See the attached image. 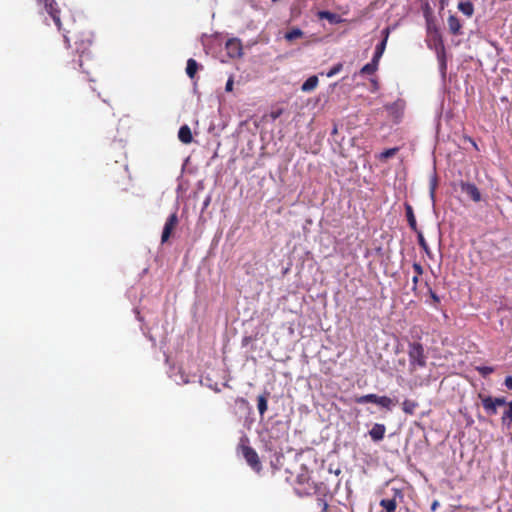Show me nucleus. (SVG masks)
Listing matches in <instances>:
<instances>
[{
	"instance_id": "nucleus-1",
	"label": "nucleus",
	"mask_w": 512,
	"mask_h": 512,
	"mask_svg": "<svg viewBox=\"0 0 512 512\" xmlns=\"http://www.w3.org/2000/svg\"><path fill=\"white\" fill-rule=\"evenodd\" d=\"M408 357H409V372L413 374L420 368H425L427 365V356L425 348L419 341L408 343Z\"/></svg>"
},
{
	"instance_id": "nucleus-2",
	"label": "nucleus",
	"mask_w": 512,
	"mask_h": 512,
	"mask_svg": "<svg viewBox=\"0 0 512 512\" xmlns=\"http://www.w3.org/2000/svg\"><path fill=\"white\" fill-rule=\"evenodd\" d=\"M432 37H433V42H434V46H435L437 59L440 64V70H441L442 74L445 75L446 69H447L445 46H444L442 36L436 27L433 28V36Z\"/></svg>"
},
{
	"instance_id": "nucleus-3",
	"label": "nucleus",
	"mask_w": 512,
	"mask_h": 512,
	"mask_svg": "<svg viewBox=\"0 0 512 512\" xmlns=\"http://www.w3.org/2000/svg\"><path fill=\"white\" fill-rule=\"evenodd\" d=\"M478 398L482 402V406L487 415L493 416L497 414V407L503 406L506 404L505 397H492L488 395H484L482 393L478 394Z\"/></svg>"
},
{
	"instance_id": "nucleus-4",
	"label": "nucleus",
	"mask_w": 512,
	"mask_h": 512,
	"mask_svg": "<svg viewBox=\"0 0 512 512\" xmlns=\"http://www.w3.org/2000/svg\"><path fill=\"white\" fill-rule=\"evenodd\" d=\"M357 404L374 403L388 410L394 405V400L388 396H378L377 394H367L355 398Z\"/></svg>"
},
{
	"instance_id": "nucleus-5",
	"label": "nucleus",
	"mask_w": 512,
	"mask_h": 512,
	"mask_svg": "<svg viewBox=\"0 0 512 512\" xmlns=\"http://www.w3.org/2000/svg\"><path fill=\"white\" fill-rule=\"evenodd\" d=\"M239 448L241 449L242 455L246 460L247 464L255 472L259 473L262 470V464L256 450L251 446L245 445L243 443L239 446Z\"/></svg>"
},
{
	"instance_id": "nucleus-6",
	"label": "nucleus",
	"mask_w": 512,
	"mask_h": 512,
	"mask_svg": "<svg viewBox=\"0 0 512 512\" xmlns=\"http://www.w3.org/2000/svg\"><path fill=\"white\" fill-rule=\"evenodd\" d=\"M392 495L390 498H384L380 501V506L385 512H395L399 502L403 501L404 494L399 488H392Z\"/></svg>"
},
{
	"instance_id": "nucleus-7",
	"label": "nucleus",
	"mask_w": 512,
	"mask_h": 512,
	"mask_svg": "<svg viewBox=\"0 0 512 512\" xmlns=\"http://www.w3.org/2000/svg\"><path fill=\"white\" fill-rule=\"evenodd\" d=\"M178 223H179V219H178L177 213L174 212L167 218V220L164 224L162 235H161V243H166L169 240V238L172 235V232L177 227Z\"/></svg>"
},
{
	"instance_id": "nucleus-8",
	"label": "nucleus",
	"mask_w": 512,
	"mask_h": 512,
	"mask_svg": "<svg viewBox=\"0 0 512 512\" xmlns=\"http://www.w3.org/2000/svg\"><path fill=\"white\" fill-rule=\"evenodd\" d=\"M45 10L52 17L54 23L61 29V21H60V10L57 8V3L55 0H43Z\"/></svg>"
},
{
	"instance_id": "nucleus-9",
	"label": "nucleus",
	"mask_w": 512,
	"mask_h": 512,
	"mask_svg": "<svg viewBox=\"0 0 512 512\" xmlns=\"http://www.w3.org/2000/svg\"><path fill=\"white\" fill-rule=\"evenodd\" d=\"M460 187L462 192L465 193L474 202L481 201V193L474 183L461 182Z\"/></svg>"
},
{
	"instance_id": "nucleus-10",
	"label": "nucleus",
	"mask_w": 512,
	"mask_h": 512,
	"mask_svg": "<svg viewBox=\"0 0 512 512\" xmlns=\"http://www.w3.org/2000/svg\"><path fill=\"white\" fill-rule=\"evenodd\" d=\"M382 33H383L384 37H383L382 41L379 44H377L373 58H372L374 63H378V64H379V61H380V59L385 51V48H386V44H387V40H388V36H389V28L384 29L382 31Z\"/></svg>"
},
{
	"instance_id": "nucleus-11",
	"label": "nucleus",
	"mask_w": 512,
	"mask_h": 512,
	"mask_svg": "<svg viewBox=\"0 0 512 512\" xmlns=\"http://www.w3.org/2000/svg\"><path fill=\"white\" fill-rule=\"evenodd\" d=\"M447 25H448L449 32L452 35L458 36V35L462 34L463 26H462L460 19L456 15H454V14L449 15V17L447 19Z\"/></svg>"
},
{
	"instance_id": "nucleus-12",
	"label": "nucleus",
	"mask_w": 512,
	"mask_h": 512,
	"mask_svg": "<svg viewBox=\"0 0 512 512\" xmlns=\"http://www.w3.org/2000/svg\"><path fill=\"white\" fill-rule=\"evenodd\" d=\"M322 485V483L318 484L315 482H310L309 480L308 484H305L302 487H297L296 490L300 495H313L320 491Z\"/></svg>"
},
{
	"instance_id": "nucleus-13",
	"label": "nucleus",
	"mask_w": 512,
	"mask_h": 512,
	"mask_svg": "<svg viewBox=\"0 0 512 512\" xmlns=\"http://www.w3.org/2000/svg\"><path fill=\"white\" fill-rule=\"evenodd\" d=\"M226 49L228 51L229 56H231V57H239L242 54L241 43L235 39H231V40L227 41Z\"/></svg>"
},
{
	"instance_id": "nucleus-14",
	"label": "nucleus",
	"mask_w": 512,
	"mask_h": 512,
	"mask_svg": "<svg viewBox=\"0 0 512 512\" xmlns=\"http://www.w3.org/2000/svg\"><path fill=\"white\" fill-rule=\"evenodd\" d=\"M317 16L319 19L328 20L329 23H331V24H339V23H342L345 21L339 14L332 13V12L326 11V10L319 11L317 13Z\"/></svg>"
},
{
	"instance_id": "nucleus-15",
	"label": "nucleus",
	"mask_w": 512,
	"mask_h": 512,
	"mask_svg": "<svg viewBox=\"0 0 512 512\" xmlns=\"http://www.w3.org/2000/svg\"><path fill=\"white\" fill-rule=\"evenodd\" d=\"M385 432H386L385 425L376 423L373 425V427L369 431V435L372 438V440L381 441L385 436Z\"/></svg>"
},
{
	"instance_id": "nucleus-16",
	"label": "nucleus",
	"mask_w": 512,
	"mask_h": 512,
	"mask_svg": "<svg viewBox=\"0 0 512 512\" xmlns=\"http://www.w3.org/2000/svg\"><path fill=\"white\" fill-rule=\"evenodd\" d=\"M178 138L184 144H190L193 141L191 129L188 125H183L178 131Z\"/></svg>"
},
{
	"instance_id": "nucleus-17",
	"label": "nucleus",
	"mask_w": 512,
	"mask_h": 512,
	"mask_svg": "<svg viewBox=\"0 0 512 512\" xmlns=\"http://www.w3.org/2000/svg\"><path fill=\"white\" fill-rule=\"evenodd\" d=\"M458 10L468 18L474 14V5L471 1H460L457 5Z\"/></svg>"
},
{
	"instance_id": "nucleus-18",
	"label": "nucleus",
	"mask_w": 512,
	"mask_h": 512,
	"mask_svg": "<svg viewBox=\"0 0 512 512\" xmlns=\"http://www.w3.org/2000/svg\"><path fill=\"white\" fill-rule=\"evenodd\" d=\"M405 211H406V217H407V221H408L410 228L414 232H418L419 230L417 228V222H416V218H415L412 206L410 204L406 203Z\"/></svg>"
},
{
	"instance_id": "nucleus-19",
	"label": "nucleus",
	"mask_w": 512,
	"mask_h": 512,
	"mask_svg": "<svg viewBox=\"0 0 512 512\" xmlns=\"http://www.w3.org/2000/svg\"><path fill=\"white\" fill-rule=\"evenodd\" d=\"M507 408L504 410L501 417V422L504 426L510 428L512 425V401L506 402Z\"/></svg>"
},
{
	"instance_id": "nucleus-20",
	"label": "nucleus",
	"mask_w": 512,
	"mask_h": 512,
	"mask_svg": "<svg viewBox=\"0 0 512 512\" xmlns=\"http://www.w3.org/2000/svg\"><path fill=\"white\" fill-rule=\"evenodd\" d=\"M268 396L269 393L265 392L264 394L259 395L257 398V408L260 416H263L268 409Z\"/></svg>"
},
{
	"instance_id": "nucleus-21",
	"label": "nucleus",
	"mask_w": 512,
	"mask_h": 512,
	"mask_svg": "<svg viewBox=\"0 0 512 512\" xmlns=\"http://www.w3.org/2000/svg\"><path fill=\"white\" fill-rule=\"evenodd\" d=\"M318 77L313 75L310 76L301 86L303 92L313 91L318 85Z\"/></svg>"
},
{
	"instance_id": "nucleus-22",
	"label": "nucleus",
	"mask_w": 512,
	"mask_h": 512,
	"mask_svg": "<svg viewBox=\"0 0 512 512\" xmlns=\"http://www.w3.org/2000/svg\"><path fill=\"white\" fill-rule=\"evenodd\" d=\"M418 407V403L411 399H405L402 402V409L405 414L413 415L415 413L416 408Z\"/></svg>"
},
{
	"instance_id": "nucleus-23",
	"label": "nucleus",
	"mask_w": 512,
	"mask_h": 512,
	"mask_svg": "<svg viewBox=\"0 0 512 512\" xmlns=\"http://www.w3.org/2000/svg\"><path fill=\"white\" fill-rule=\"evenodd\" d=\"M197 70H198V63L192 58L188 59L187 66H186V73L189 76V78L193 79L197 73Z\"/></svg>"
},
{
	"instance_id": "nucleus-24",
	"label": "nucleus",
	"mask_w": 512,
	"mask_h": 512,
	"mask_svg": "<svg viewBox=\"0 0 512 512\" xmlns=\"http://www.w3.org/2000/svg\"><path fill=\"white\" fill-rule=\"evenodd\" d=\"M303 31L300 28H292L290 31L285 33L284 38L291 42L295 39L301 38L303 36Z\"/></svg>"
},
{
	"instance_id": "nucleus-25",
	"label": "nucleus",
	"mask_w": 512,
	"mask_h": 512,
	"mask_svg": "<svg viewBox=\"0 0 512 512\" xmlns=\"http://www.w3.org/2000/svg\"><path fill=\"white\" fill-rule=\"evenodd\" d=\"M378 63H374L373 60H371V62L365 64L361 70H360V73L361 74H367V75H371V74H374L377 69H378Z\"/></svg>"
},
{
	"instance_id": "nucleus-26",
	"label": "nucleus",
	"mask_w": 512,
	"mask_h": 512,
	"mask_svg": "<svg viewBox=\"0 0 512 512\" xmlns=\"http://www.w3.org/2000/svg\"><path fill=\"white\" fill-rule=\"evenodd\" d=\"M417 233V238H418V244L419 246L425 251V253L430 256L431 255V250L423 236V233L421 231H418L416 232Z\"/></svg>"
},
{
	"instance_id": "nucleus-27",
	"label": "nucleus",
	"mask_w": 512,
	"mask_h": 512,
	"mask_svg": "<svg viewBox=\"0 0 512 512\" xmlns=\"http://www.w3.org/2000/svg\"><path fill=\"white\" fill-rule=\"evenodd\" d=\"M398 150H399L398 147L386 149L379 155L378 159L381 161H385V160L393 157L398 152Z\"/></svg>"
},
{
	"instance_id": "nucleus-28",
	"label": "nucleus",
	"mask_w": 512,
	"mask_h": 512,
	"mask_svg": "<svg viewBox=\"0 0 512 512\" xmlns=\"http://www.w3.org/2000/svg\"><path fill=\"white\" fill-rule=\"evenodd\" d=\"M310 480V476L307 471H304L303 473L299 474L296 478V484L297 487H302L305 484H308V481Z\"/></svg>"
},
{
	"instance_id": "nucleus-29",
	"label": "nucleus",
	"mask_w": 512,
	"mask_h": 512,
	"mask_svg": "<svg viewBox=\"0 0 512 512\" xmlns=\"http://www.w3.org/2000/svg\"><path fill=\"white\" fill-rule=\"evenodd\" d=\"M476 370L481 374L483 377H486L494 372V368L490 366H479L476 367Z\"/></svg>"
},
{
	"instance_id": "nucleus-30",
	"label": "nucleus",
	"mask_w": 512,
	"mask_h": 512,
	"mask_svg": "<svg viewBox=\"0 0 512 512\" xmlns=\"http://www.w3.org/2000/svg\"><path fill=\"white\" fill-rule=\"evenodd\" d=\"M343 68V64L342 63H338L336 65H334L327 73H326V76L327 77H333L334 75L338 74Z\"/></svg>"
},
{
	"instance_id": "nucleus-31",
	"label": "nucleus",
	"mask_w": 512,
	"mask_h": 512,
	"mask_svg": "<svg viewBox=\"0 0 512 512\" xmlns=\"http://www.w3.org/2000/svg\"><path fill=\"white\" fill-rule=\"evenodd\" d=\"M412 267L415 272V276H421L423 274L424 270L420 263L414 262Z\"/></svg>"
},
{
	"instance_id": "nucleus-32",
	"label": "nucleus",
	"mask_w": 512,
	"mask_h": 512,
	"mask_svg": "<svg viewBox=\"0 0 512 512\" xmlns=\"http://www.w3.org/2000/svg\"><path fill=\"white\" fill-rule=\"evenodd\" d=\"M318 506L321 508V510L323 512H327L328 504H327V502L324 499H322V498L318 499Z\"/></svg>"
},
{
	"instance_id": "nucleus-33",
	"label": "nucleus",
	"mask_w": 512,
	"mask_h": 512,
	"mask_svg": "<svg viewBox=\"0 0 512 512\" xmlns=\"http://www.w3.org/2000/svg\"><path fill=\"white\" fill-rule=\"evenodd\" d=\"M429 295L435 304L440 303L439 296L431 288H429Z\"/></svg>"
},
{
	"instance_id": "nucleus-34",
	"label": "nucleus",
	"mask_w": 512,
	"mask_h": 512,
	"mask_svg": "<svg viewBox=\"0 0 512 512\" xmlns=\"http://www.w3.org/2000/svg\"><path fill=\"white\" fill-rule=\"evenodd\" d=\"M419 277L420 276H413L412 278V291L413 292H416L417 291V287H418V283H419Z\"/></svg>"
},
{
	"instance_id": "nucleus-35",
	"label": "nucleus",
	"mask_w": 512,
	"mask_h": 512,
	"mask_svg": "<svg viewBox=\"0 0 512 512\" xmlns=\"http://www.w3.org/2000/svg\"><path fill=\"white\" fill-rule=\"evenodd\" d=\"M504 385L508 390H512V376H507L505 378Z\"/></svg>"
},
{
	"instance_id": "nucleus-36",
	"label": "nucleus",
	"mask_w": 512,
	"mask_h": 512,
	"mask_svg": "<svg viewBox=\"0 0 512 512\" xmlns=\"http://www.w3.org/2000/svg\"><path fill=\"white\" fill-rule=\"evenodd\" d=\"M232 89H233V79L229 78L227 83H226L225 90L227 92H230V91H232Z\"/></svg>"
},
{
	"instance_id": "nucleus-37",
	"label": "nucleus",
	"mask_w": 512,
	"mask_h": 512,
	"mask_svg": "<svg viewBox=\"0 0 512 512\" xmlns=\"http://www.w3.org/2000/svg\"><path fill=\"white\" fill-rule=\"evenodd\" d=\"M437 506H438V503L435 501V502L432 504L431 509H432L433 511H435V510H436V508H437Z\"/></svg>"
},
{
	"instance_id": "nucleus-38",
	"label": "nucleus",
	"mask_w": 512,
	"mask_h": 512,
	"mask_svg": "<svg viewBox=\"0 0 512 512\" xmlns=\"http://www.w3.org/2000/svg\"><path fill=\"white\" fill-rule=\"evenodd\" d=\"M82 57L83 55L80 56V60H79V66L80 68H83V61H82Z\"/></svg>"
},
{
	"instance_id": "nucleus-39",
	"label": "nucleus",
	"mask_w": 512,
	"mask_h": 512,
	"mask_svg": "<svg viewBox=\"0 0 512 512\" xmlns=\"http://www.w3.org/2000/svg\"><path fill=\"white\" fill-rule=\"evenodd\" d=\"M64 39H65V42L67 43V45L69 46V39H68L67 35H64Z\"/></svg>"
},
{
	"instance_id": "nucleus-40",
	"label": "nucleus",
	"mask_w": 512,
	"mask_h": 512,
	"mask_svg": "<svg viewBox=\"0 0 512 512\" xmlns=\"http://www.w3.org/2000/svg\"><path fill=\"white\" fill-rule=\"evenodd\" d=\"M470 142L473 144V147H475L476 149H478L477 144H476L472 139H470Z\"/></svg>"
},
{
	"instance_id": "nucleus-41",
	"label": "nucleus",
	"mask_w": 512,
	"mask_h": 512,
	"mask_svg": "<svg viewBox=\"0 0 512 512\" xmlns=\"http://www.w3.org/2000/svg\"><path fill=\"white\" fill-rule=\"evenodd\" d=\"M83 73H86L87 75H89V71H85L84 69H83Z\"/></svg>"
},
{
	"instance_id": "nucleus-42",
	"label": "nucleus",
	"mask_w": 512,
	"mask_h": 512,
	"mask_svg": "<svg viewBox=\"0 0 512 512\" xmlns=\"http://www.w3.org/2000/svg\"><path fill=\"white\" fill-rule=\"evenodd\" d=\"M88 81H95L93 78H87Z\"/></svg>"
},
{
	"instance_id": "nucleus-43",
	"label": "nucleus",
	"mask_w": 512,
	"mask_h": 512,
	"mask_svg": "<svg viewBox=\"0 0 512 512\" xmlns=\"http://www.w3.org/2000/svg\"><path fill=\"white\" fill-rule=\"evenodd\" d=\"M511 440H512V436H511Z\"/></svg>"
}]
</instances>
